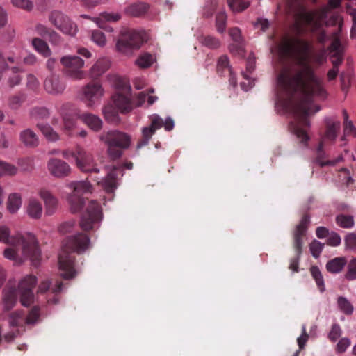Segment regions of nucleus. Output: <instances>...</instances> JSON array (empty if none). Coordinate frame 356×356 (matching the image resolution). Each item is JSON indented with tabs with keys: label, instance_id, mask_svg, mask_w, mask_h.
<instances>
[{
	"label": "nucleus",
	"instance_id": "obj_1",
	"mask_svg": "<svg viewBox=\"0 0 356 356\" xmlns=\"http://www.w3.org/2000/svg\"><path fill=\"white\" fill-rule=\"evenodd\" d=\"M275 51L280 58L291 57L295 62L284 67L277 77L276 106L293 114L289 129L302 143L307 142L309 137L305 127L309 124L307 118L320 110L313 101L327 97L323 81L315 74L310 62L313 59L322 64L325 60V51L312 54L309 42L294 38L284 39Z\"/></svg>",
	"mask_w": 356,
	"mask_h": 356
},
{
	"label": "nucleus",
	"instance_id": "obj_2",
	"mask_svg": "<svg viewBox=\"0 0 356 356\" xmlns=\"http://www.w3.org/2000/svg\"><path fill=\"white\" fill-rule=\"evenodd\" d=\"M291 11L297 7L296 15L299 16L297 26L305 25L312 32L317 34L320 43L323 44L330 39L331 44L328 49L329 54L333 58L332 63L334 67L328 71L329 81L334 79L339 72L337 66L342 61L343 46L341 43L340 31L341 19L333 9L340 3L341 0H330L328 4L321 10L305 11L299 3V0H286Z\"/></svg>",
	"mask_w": 356,
	"mask_h": 356
},
{
	"label": "nucleus",
	"instance_id": "obj_3",
	"mask_svg": "<svg viewBox=\"0 0 356 356\" xmlns=\"http://www.w3.org/2000/svg\"><path fill=\"white\" fill-rule=\"evenodd\" d=\"M3 214L0 212V219ZM0 242L8 246L3 252V257L13 262L14 265H22L30 261L35 267L41 261V250L35 235L30 232L11 233L7 225H0Z\"/></svg>",
	"mask_w": 356,
	"mask_h": 356
},
{
	"label": "nucleus",
	"instance_id": "obj_4",
	"mask_svg": "<svg viewBox=\"0 0 356 356\" xmlns=\"http://www.w3.org/2000/svg\"><path fill=\"white\" fill-rule=\"evenodd\" d=\"M90 247L89 237L84 234H77L67 238L63 244L58 255V267L64 279L73 278L76 275L74 257L69 251L82 253Z\"/></svg>",
	"mask_w": 356,
	"mask_h": 356
},
{
	"label": "nucleus",
	"instance_id": "obj_5",
	"mask_svg": "<svg viewBox=\"0 0 356 356\" xmlns=\"http://www.w3.org/2000/svg\"><path fill=\"white\" fill-rule=\"evenodd\" d=\"M132 108L131 88L124 83L113 95L111 100L102 108V114L106 122L118 124L120 121L119 113L129 112Z\"/></svg>",
	"mask_w": 356,
	"mask_h": 356
},
{
	"label": "nucleus",
	"instance_id": "obj_6",
	"mask_svg": "<svg viewBox=\"0 0 356 356\" xmlns=\"http://www.w3.org/2000/svg\"><path fill=\"white\" fill-rule=\"evenodd\" d=\"M120 34L121 38L117 41L116 49L125 56L132 55L146 41V34L143 31L124 29Z\"/></svg>",
	"mask_w": 356,
	"mask_h": 356
},
{
	"label": "nucleus",
	"instance_id": "obj_7",
	"mask_svg": "<svg viewBox=\"0 0 356 356\" xmlns=\"http://www.w3.org/2000/svg\"><path fill=\"white\" fill-rule=\"evenodd\" d=\"M67 186L72 190V192L66 195L70 210L73 213H78L85 204L82 195L91 193L92 186L89 181L85 180L71 181L67 184Z\"/></svg>",
	"mask_w": 356,
	"mask_h": 356
},
{
	"label": "nucleus",
	"instance_id": "obj_8",
	"mask_svg": "<svg viewBox=\"0 0 356 356\" xmlns=\"http://www.w3.org/2000/svg\"><path fill=\"white\" fill-rule=\"evenodd\" d=\"M99 140L108 146V153L112 158H118L122 154L120 149H127L129 147L131 137L118 130H112L102 133Z\"/></svg>",
	"mask_w": 356,
	"mask_h": 356
},
{
	"label": "nucleus",
	"instance_id": "obj_9",
	"mask_svg": "<svg viewBox=\"0 0 356 356\" xmlns=\"http://www.w3.org/2000/svg\"><path fill=\"white\" fill-rule=\"evenodd\" d=\"M102 220V208L95 200L89 202L86 211L82 214L80 226L85 231L96 228Z\"/></svg>",
	"mask_w": 356,
	"mask_h": 356
},
{
	"label": "nucleus",
	"instance_id": "obj_10",
	"mask_svg": "<svg viewBox=\"0 0 356 356\" xmlns=\"http://www.w3.org/2000/svg\"><path fill=\"white\" fill-rule=\"evenodd\" d=\"M60 63L65 68L66 76L74 81H80L86 77L82 70L85 65L84 60L78 56L67 55L61 57Z\"/></svg>",
	"mask_w": 356,
	"mask_h": 356
},
{
	"label": "nucleus",
	"instance_id": "obj_11",
	"mask_svg": "<svg viewBox=\"0 0 356 356\" xmlns=\"http://www.w3.org/2000/svg\"><path fill=\"white\" fill-rule=\"evenodd\" d=\"M49 19L53 25L65 35L73 37L78 32L77 25L61 12H51Z\"/></svg>",
	"mask_w": 356,
	"mask_h": 356
},
{
	"label": "nucleus",
	"instance_id": "obj_12",
	"mask_svg": "<svg viewBox=\"0 0 356 356\" xmlns=\"http://www.w3.org/2000/svg\"><path fill=\"white\" fill-rule=\"evenodd\" d=\"M104 95V90L99 83H89L81 90V100L87 107L94 108L99 105Z\"/></svg>",
	"mask_w": 356,
	"mask_h": 356
},
{
	"label": "nucleus",
	"instance_id": "obj_13",
	"mask_svg": "<svg viewBox=\"0 0 356 356\" xmlns=\"http://www.w3.org/2000/svg\"><path fill=\"white\" fill-rule=\"evenodd\" d=\"M37 283V279L33 275H26L23 277L18 285L19 301L24 307L30 306L34 301L33 289Z\"/></svg>",
	"mask_w": 356,
	"mask_h": 356
},
{
	"label": "nucleus",
	"instance_id": "obj_14",
	"mask_svg": "<svg viewBox=\"0 0 356 356\" xmlns=\"http://www.w3.org/2000/svg\"><path fill=\"white\" fill-rule=\"evenodd\" d=\"M309 224V218L307 216H305L296 227L294 233V247L296 249V257L291 259L290 262V268L293 271H298L299 257L301 254L302 245V236L305 234Z\"/></svg>",
	"mask_w": 356,
	"mask_h": 356
},
{
	"label": "nucleus",
	"instance_id": "obj_15",
	"mask_svg": "<svg viewBox=\"0 0 356 356\" xmlns=\"http://www.w3.org/2000/svg\"><path fill=\"white\" fill-rule=\"evenodd\" d=\"M63 156L67 159L69 156H72L81 171L87 172L99 171L93 163L92 155L80 147H78L74 152H70L69 155L67 153H63Z\"/></svg>",
	"mask_w": 356,
	"mask_h": 356
},
{
	"label": "nucleus",
	"instance_id": "obj_16",
	"mask_svg": "<svg viewBox=\"0 0 356 356\" xmlns=\"http://www.w3.org/2000/svg\"><path fill=\"white\" fill-rule=\"evenodd\" d=\"M72 105L70 103H64L58 108L63 121V131L71 136L77 128V122L75 115L72 113Z\"/></svg>",
	"mask_w": 356,
	"mask_h": 356
},
{
	"label": "nucleus",
	"instance_id": "obj_17",
	"mask_svg": "<svg viewBox=\"0 0 356 356\" xmlns=\"http://www.w3.org/2000/svg\"><path fill=\"white\" fill-rule=\"evenodd\" d=\"M43 88L47 93L57 96L64 92L66 84L58 74L53 73L45 78Z\"/></svg>",
	"mask_w": 356,
	"mask_h": 356
},
{
	"label": "nucleus",
	"instance_id": "obj_18",
	"mask_svg": "<svg viewBox=\"0 0 356 356\" xmlns=\"http://www.w3.org/2000/svg\"><path fill=\"white\" fill-rule=\"evenodd\" d=\"M24 211L29 219L38 220L42 217L44 207L42 202L37 197L31 196L26 199Z\"/></svg>",
	"mask_w": 356,
	"mask_h": 356
},
{
	"label": "nucleus",
	"instance_id": "obj_19",
	"mask_svg": "<svg viewBox=\"0 0 356 356\" xmlns=\"http://www.w3.org/2000/svg\"><path fill=\"white\" fill-rule=\"evenodd\" d=\"M38 195L44 202L45 214L49 216L54 215L58 208V198L46 188L38 189Z\"/></svg>",
	"mask_w": 356,
	"mask_h": 356
},
{
	"label": "nucleus",
	"instance_id": "obj_20",
	"mask_svg": "<svg viewBox=\"0 0 356 356\" xmlns=\"http://www.w3.org/2000/svg\"><path fill=\"white\" fill-rule=\"evenodd\" d=\"M47 169L49 173L57 178L67 177L71 173V168L65 161L52 158L47 163Z\"/></svg>",
	"mask_w": 356,
	"mask_h": 356
},
{
	"label": "nucleus",
	"instance_id": "obj_21",
	"mask_svg": "<svg viewBox=\"0 0 356 356\" xmlns=\"http://www.w3.org/2000/svg\"><path fill=\"white\" fill-rule=\"evenodd\" d=\"M163 120L159 115L156 114L152 115L151 116V125L149 127H143L142 130L143 140L138 144V148L146 145L156 130L163 127Z\"/></svg>",
	"mask_w": 356,
	"mask_h": 356
},
{
	"label": "nucleus",
	"instance_id": "obj_22",
	"mask_svg": "<svg viewBox=\"0 0 356 356\" xmlns=\"http://www.w3.org/2000/svg\"><path fill=\"white\" fill-rule=\"evenodd\" d=\"M110 66V60L106 57H101L90 68L88 75L92 79H98L109 69Z\"/></svg>",
	"mask_w": 356,
	"mask_h": 356
},
{
	"label": "nucleus",
	"instance_id": "obj_23",
	"mask_svg": "<svg viewBox=\"0 0 356 356\" xmlns=\"http://www.w3.org/2000/svg\"><path fill=\"white\" fill-rule=\"evenodd\" d=\"M340 129V122L333 119H327L326 120V131L323 141L320 143L318 147V152L320 153L323 147V142L325 140L334 141L337 136L338 131Z\"/></svg>",
	"mask_w": 356,
	"mask_h": 356
},
{
	"label": "nucleus",
	"instance_id": "obj_24",
	"mask_svg": "<svg viewBox=\"0 0 356 356\" xmlns=\"http://www.w3.org/2000/svg\"><path fill=\"white\" fill-rule=\"evenodd\" d=\"M86 126L95 132L99 131L103 127V121L97 115L90 113H84L78 116Z\"/></svg>",
	"mask_w": 356,
	"mask_h": 356
},
{
	"label": "nucleus",
	"instance_id": "obj_25",
	"mask_svg": "<svg viewBox=\"0 0 356 356\" xmlns=\"http://www.w3.org/2000/svg\"><path fill=\"white\" fill-rule=\"evenodd\" d=\"M229 35L234 41V43L229 45L230 51L232 54L243 56L244 52V46L240 29L238 28H233L230 29Z\"/></svg>",
	"mask_w": 356,
	"mask_h": 356
},
{
	"label": "nucleus",
	"instance_id": "obj_26",
	"mask_svg": "<svg viewBox=\"0 0 356 356\" xmlns=\"http://www.w3.org/2000/svg\"><path fill=\"white\" fill-rule=\"evenodd\" d=\"M254 67L255 57L254 55L250 54L247 60L246 72L242 73L244 79L247 81V83L245 81L241 83V87L245 91H248L252 88L254 84V80L251 79L250 76L248 74V73L250 74L254 70Z\"/></svg>",
	"mask_w": 356,
	"mask_h": 356
},
{
	"label": "nucleus",
	"instance_id": "obj_27",
	"mask_svg": "<svg viewBox=\"0 0 356 356\" xmlns=\"http://www.w3.org/2000/svg\"><path fill=\"white\" fill-rule=\"evenodd\" d=\"M19 140L26 147H35L39 144L38 136L29 128L20 131Z\"/></svg>",
	"mask_w": 356,
	"mask_h": 356
},
{
	"label": "nucleus",
	"instance_id": "obj_28",
	"mask_svg": "<svg viewBox=\"0 0 356 356\" xmlns=\"http://www.w3.org/2000/svg\"><path fill=\"white\" fill-rule=\"evenodd\" d=\"M22 205V197L19 193H12L8 196L6 208L11 214L17 213Z\"/></svg>",
	"mask_w": 356,
	"mask_h": 356
},
{
	"label": "nucleus",
	"instance_id": "obj_29",
	"mask_svg": "<svg viewBox=\"0 0 356 356\" xmlns=\"http://www.w3.org/2000/svg\"><path fill=\"white\" fill-rule=\"evenodd\" d=\"M3 302L7 310L13 308L17 302V291L10 284H8L3 290Z\"/></svg>",
	"mask_w": 356,
	"mask_h": 356
},
{
	"label": "nucleus",
	"instance_id": "obj_30",
	"mask_svg": "<svg viewBox=\"0 0 356 356\" xmlns=\"http://www.w3.org/2000/svg\"><path fill=\"white\" fill-rule=\"evenodd\" d=\"M115 177V169L114 168L107 174L105 178L101 179V181H97V184L106 192H113L117 187Z\"/></svg>",
	"mask_w": 356,
	"mask_h": 356
},
{
	"label": "nucleus",
	"instance_id": "obj_31",
	"mask_svg": "<svg viewBox=\"0 0 356 356\" xmlns=\"http://www.w3.org/2000/svg\"><path fill=\"white\" fill-rule=\"evenodd\" d=\"M149 9V5L145 2L132 3L126 8V13L134 17L145 15Z\"/></svg>",
	"mask_w": 356,
	"mask_h": 356
},
{
	"label": "nucleus",
	"instance_id": "obj_32",
	"mask_svg": "<svg viewBox=\"0 0 356 356\" xmlns=\"http://www.w3.org/2000/svg\"><path fill=\"white\" fill-rule=\"evenodd\" d=\"M347 263L345 257H336L327 261L326 264V269L331 273H339L344 268Z\"/></svg>",
	"mask_w": 356,
	"mask_h": 356
},
{
	"label": "nucleus",
	"instance_id": "obj_33",
	"mask_svg": "<svg viewBox=\"0 0 356 356\" xmlns=\"http://www.w3.org/2000/svg\"><path fill=\"white\" fill-rule=\"evenodd\" d=\"M37 127L47 140L56 142L60 139L59 134L49 124L38 123L37 124Z\"/></svg>",
	"mask_w": 356,
	"mask_h": 356
},
{
	"label": "nucleus",
	"instance_id": "obj_34",
	"mask_svg": "<svg viewBox=\"0 0 356 356\" xmlns=\"http://www.w3.org/2000/svg\"><path fill=\"white\" fill-rule=\"evenodd\" d=\"M31 44L34 49L42 56L45 58L51 56V50L47 43L42 39L38 38H33L31 41Z\"/></svg>",
	"mask_w": 356,
	"mask_h": 356
},
{
	"label": "nucleus",
	"instance_id": "obj_35",
	"mask_svg": "<svg viewBox=\"0 0 356 356\" xmlns=\"http://www.w3.org/2000/svg\"><path fill=\"white\" fill-rule=\"evenodd\" d=\"M18 172V168L13 164L0 160V177H12Z\"/></svg>",
	"mask_w": 356,
	"mask_h": 356
},
{
	"label": "nucleus",
	"instance_id": "obj_36",
	"mask_svg": "<svg viewBox=\"0 0 356 356\" xmlns=\"http://www.w3.org/2000/svg\"><path fill=\"white\" fill-rule=\"evenodd\" d=\"M155 61L153 56L149 53L142 54L135 60V64L140 68L149 67Z\"/></svg>",
	"mask_w": 356,
	"mask_h": 356
},
{
	"label": "nucleus",
	"instance_id": "obj_37",
	"mask_svg": "<svg viewBox=\"0 0 356 356\" xmlns=\"http://www.w3.org/2000/svg\"><path fill=\"white\" fill-rule=\"evenodd\" d=\"M336 223L344 229L352 228L354 225L353 216L350 215L339 214L336 216Z\"/></svg>",
	"mask_w": 356,
	"mask_h": 356
},
{
	"label": "nucleus",
	"instance_id": "obj_38",
	"mask_svg": "<svg viewBox=\"0 0 356 356\" xmlns=\"http://www.w3.org/2000/svg\"><path fill=\"white\" fill-rule=\"evenodd\" d=\"M310 272L313 279L315 280L316 285L319 289V291L323 293L325 290V283L323 277L322 275L321 272L319 268L316 266H312L310 268Z\"/></svg>",
	"mask_w": 356,
	"mask_h": 356
},
{
	"label": "nucleus",
	"instance_id": "obj_39",
	"mask_svg": "<svg viewBox=\"0 0 356 356\" xmlns=\"http://www.w3.org/2000/svg\"><path fill=\"white\" fill-rule=\"evenodd\" d=\"M337 305L339 309L347 315H350L353 312V306L345 297L341 296L337 298Z\"/></svg>",
	"mask_w": 356,
	"mask_h": 356
},
{
	"label": "nucleus",
	"instance_id": "obj_40",
	"mask_svg": "<svg viewBox=\"0 0 356 356\" xmlns=\"http://www.w3.org/2000/svg\"><path fill=\"white\" fill-rule=\"evenodd\" d=\"M90 39L99 47H104L106 44V39L104 33L99 30H93L91 31Z\"/></svg>",
	"mask_w": 356,
	"mask_h": 356
},
{
	"label": "nucleus",
	"instance_id": "obj_41",
	"mask_svg": "<svg viewBox=\"0 0 356 356\" xmlns=\"http://www.w3.org/2000/svg\"><path fill=\"white\" fill-rule=\"evenodd\" d=\"M227 2L230 9L235 13L241 12L250 6L245 0H227Z\"/></svg>",
	"mask_w": 356,
	"mask_h": 356
},
{
	"label": "nucleus",
	"instance_id": "obj_42",
	"mask_svg": "<svg viewBox=\"0 0 356 356\" xmlns=\"http://www.w3.org/2000/svg\"><path fill=\"white\" fill-rule=\"evenodd\" d=\"M198 40L202 45L211 49L218 48L220 44L218 39L210 35H202Z\"/></svg>",
	"mask_w": 356,
	"mask_h": 356
},
{
	"label": "nucleus",
	"instance_id": "obj_43",
	"mask_svg": "<svg viewBox=\"0 0 356 356\" xmlns=\"http://www.w3.org/2000/svg\"><path fill=\"white\" fill-rule=\"evenodd\" d=\"M25 97L23 95H13L8 99V106L11 110H17L24 102Z\"/></svg>",
	"mask_w": 356,
	"mask_h": 356
},
{
	"label": "nucleus",
	"instance_id": "obj_44",
	"mask_svg": "<svg viewBox=\"0 0 356 356\" xmlns=\"http://www.w3.org/2000/svg\"><path fill=\"white\" fill-rule=\"evenodd\" d=\"M30 115L33 119H45L49 117L50 112L45 107H35L31 110Z\"/></svg>",
	"mask_w": 356,
	"mask_h": 356
},
{
	"label": "nucleus",
	"instance_id": "obj_45",
	"mask_svg": "<svg viewBox=\"0 0 356 356\" xmlns=\"http://www.w3.org/2000/svg\"><path fill=\"white\" fill-rule=\"evenodd\" d=\"M227 22V15L225 10L219 11L216 15V26L220 33H223L225 30Z\"/></svg>",
	"mask_w": 356,
	"mask_h": 356
},
{
	"label": "nucleus",
	"instance_id": "obj_46",
	"mask_svg": "<svg viewBox=\"0 0 356 356\" xmlns=\"http://www.w3.org/2000/svg\"><path fill=\"white\" fill-rule=\"evenodd\" d=\"M218 2L216 0H209L207 1L203 7L202 15L204 17H209L212 15L216 8Z\"/></svg>",
	"mask_w": 356,
	"mask_h": 356
},
{
	"label": "nucleus",
	"instance_id": "obj_47",
	"mask_svg": "<svg viewBox=\"0 0 356 356\" xmlns=\"http://www.w3.org/2000/svg\"><path fill=\"white\" fill-rule=\"evenodd\" d=\"M24 321L23 315L21 312L12 313L8 319L10 327L19 326Z\"/></svg>",
	"mask_w": 356,
	"mask_h": 356
},
{
	"label": "nucleus",
	"instance_id": "obj_48",
	"mask_svg": "<svg viewBox=\"0 0 356 356\" xmlns=\"http://www.w3.org/2000/svg\"><path fill=\"white\" fill-rule=\"evenodd\" d=\"M345 277L348 280H356V259H353L349 262Z\"/></svg>",
	"mask_w": 356,
	"mask_h": 356
},
{
	"label": "nucleus",
	"instance_id": "obj_49",
	"mask_svg": "<svg viewBox=\"0 0 356 356\" xmlns=\"http://www.w3.org/2000/svg\"><path fill=\"white\" fill-rule=\"evenodd\" d=\"M323 248V244L316 240L312 241L309 245L311 253L315 258H318L320 256Z\"/></svg>",
	"mask_w": 356,
	"mask_h": 356
},
{
	"label": "nucleus",
	"instance_id": "obj_50",
	"mask_svg": "<svg viewBox=\"0 0 356 356\" xmlns=\"http://www.w3.org/2000/svg\"><path fill=\"white\" fill-rule=\"evenodd\" d=\"M14 6L30 11L33 8V4L30 0H12Z\"/></svg>",
	"mask_w": 356,
	"mask_h": 356
},
{
	"label": "nucleus",
	"instance_id": "obj_51",
	"mask_svg": "<svg viewBox=\"0 0 356 356\" xmlns=\"http://www.w3.org/2000/svg\"><path fill=\"white\" fill-rule=\"evenodd\" d=\"M344 243L346 249L356 250V234H347L344 238Z\"/></svg>",
	"mask_w": 356,
	"mask_h": 356
},
{
	"label": "nucleus",
	"instance_id": "obj_52",
	"mask_svg": "<svg viewBox=\"0 0 356 356\" xmlns=\"http://www.w3.org/2000/svg\"><path fill=\"white\" fill-rule=\"evenodd\" d=\"M17 72L18 70L15 67L11 70L12 75L10 76L8 81V83L11 88L18 85L22 80L20 75Z\"/></svg>",
	"mask_w": 356,
	"mask_h": 356
},
{
	"label": "nucleus",
	"instance_id": "obj_53",
	"mask_svg": "<svg viewBox=\"0 0 356 356\" xmlns=\"http://www.w3.org/2000/svg\"><path fill=\"white\" fill-rule=\"evenodd\" d=\"M39 316V309L38 307H33L27 316L25 322L26 324L33 325L37 323Z\"/></svg>",
	"mask_w": 356,
	"mask_h": 356
},
{
	"label": "nucleus",
	"instance_id": "obj_54",
	"mask_svg": "<svg viewBox=\"0 0 356 356\" xmlns=\"http://www.w3.org/2000/svg\"><path fill=\"white\" fill-rule=\"evenodd\" d=\"M100 16L104 22H115L120 19L121 15L118 13H108L104 12L100 14Z\"/></svg>",
	"mask_w": 356,
	"mask_h": 356
},
{
	"label": "nucleus",
	"instance_id": "obj_55",
	"mask_svg": "<svg viewBox=\"0 0 356 356\" xmlns=\"http://www.w3.org/2000/svg\"><path fill=\"white\" fill-rule=\"evenodd\" d=\"M341 334L342 330L341 327L338 324H334L328 334V338L332 341H336L341 337Z\"/></svg>",
	"mask_w": 356,
	"mask_h": 356
},
{
	"label": "nucleus",
	"instance_id": "obj_56",
	"mask_svg": "<svg viewBox=\"0 0 356 356\" xmlns=\"http://www.w3.org/2000/svg\"><path fill=\"white\" fill-rule=\"evenodd\" d=\"M350 346V340L348 338L344 337L339 340L336 346V351L338 353H344L347 348Z\"/></svg>",
	"mask_w": 356,
	"mask_h": 356
},
{
	"label": "nucleus",
	"instance_id": "obj_57",
	"mask_svg": "<svg viewBox=\"0 0 356 356\" xmlns=\"http://www.w3.org/2000/svg\"><path fill=\"white\" fill-rule=\"evenodd\" d=\"M341 242V238L339 234L335 232H332L327 236V245L333 247L338 246Z\"/></svg>",
	"mask_w": 356,
	"mask_h": 356
},
{
	"label": "nucleus",
	"instance_id": "obj_58",
	"mask_svg": "<svg viewBox=\"0 0 356 356\" xmlns=\"http://www.w3.org/2000/svg\"><path fill=\"white\" fill-rule=\"evenodd\" d=\"M75 225L74 220L66 221L59 226V231L63 234L70 233L74 230Z\"/></svg>",
	"mask_w": 356,
	"mask_h": 356
},
{
	"label": "nucleus",
	"instance_id": "obj_59",
	"mask_svg": "<svg viewBox=\"0 0 356 356\" xmlns=\"http://www.w3.org/2000/svg\"><path fill=\"white\" fill-rule=\"evenodd\" d=\"M308 338L309 336L306 332V326L303 325L302 326V334L297 339V342L300 349H302L305 347Z\"/></svg>",
	"mask_w": 356,
	"mask_h": 356
},
{
	"label": "nucleus",
	"instance_id": "obj_60",
	"mask_svg": "<svg viewBox=\"0 0 356 356\" xmlns=\"http://www.w3.org/2000/svg\"><path fill=\"white\" fill-rule=\"evenodd\" d=\"M39 81L38 79L33 74H29L27 76V87L31 90H35L39 86Z\"/></svg>",
	"mask_w": 356,
	"mask_h": 356
},
{
	"label": "nucleus",
	"instance_id": "obj_61",
	"mask_svg": "<svg viewBox=\"0 0 356 356\" xmlns=\"http://www.w3.org/2000/svg\"><path fill=\"white\" fill-rule=\"evenodd\" d=\"M224 69H227L228 71L231 70L229 65V58L227 56L220 57L218 61V70L220 71Z\"/></svg>",
	"mask_w": 356,
	"mask_h": 356
},
{
	"label": "nucleus",
	"instance_id": "obj_62",
	"mask_svg": "<svg viewBox=\"0 0 356 356\" xmlns=\"http://www.w3.org/2000/svg\"><path fill=\"white\" fill-rule=\"evenodd\" d=\"M348 13L351 15L353 22V25L351 29L350 35L352 38L356 37V9L349 8Z\"/></svg>",
	"mask_w": 356,
	"mask_h": 356
},
{
	"label": "nucleus",
	"instance_id": "obj_63",
	"mask_svg": "<svg viewBox=\"0 0 356 356\" xmlns=\"http://www.w3.org/2000/svg\"><path fill=\"white\" fill-rule=\"evenodd\" d=\"M35 30L38 35L42 37L46 36L49 33L48 28L41 24H37L35 26Z\"/></svg>",
	"mask_w": 356,
	"mask_h": 356
},
{
	"label": "nucleus",
	"instance_id": "obj_64",
	"mask_svg": "<svg viewBox=\"0 0 356 356\" xmlns=\"http://www.w3.org/2000/svg\"><path fill=\"white\" fill-rule=\"evenodd\" d=\"M316 236L319 238H324L329 235L328 229L325 227H318L316 229Z\"/></svg>",
	"mask_w": 356,
	"mask_h": 356
}]
</instances>
